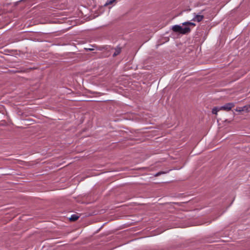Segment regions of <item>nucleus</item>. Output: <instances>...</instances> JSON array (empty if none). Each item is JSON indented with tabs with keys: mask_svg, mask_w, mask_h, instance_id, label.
I'll return each instance as SVG.
<instances>
[{
	"mask_svg": "<svg viewBox=\"0 0 250 250\" xmlns=\"http://www.w3.org/2000/svg\"><path fill=\"white\" fill-rule=\"evenodd\" d=\"M32 68H29V69H27L26 70H21L20 71H18V72H28L29 70L31 69Z\"/></svg>",
	"mask_w": 250,
	"mask_h": 250,
	"instance_id": "9b49d317",
	"label": "nucleus"
},
{
	"mask_svg": "<svg viewBox=\"0 0 250 250\" xmlns=\"http://www.w3.org/2000/svg\"><path fill=\"white\" fill-rule=\"evenodd\" d=\"M204 18V17L203 15H196L195 16L194 18L192 20V21L200 22L203 20Z\"/></svg>",
	"mask_w": 250,
	"mask_h": 250,
	"instance_id": "20e7f679",
	"label": "nucleus"
},
{
	"mask_svg": "<svg viewBox=\"0 0 250 250\" xmlns=\"http://www.w3.org/2000/svg\"><path fill=\"white\" fill-rule=\"evenodd\" d=\"M116 0H107V2L104 4V6H107L108 5L112 4Z\"/></svg>",
	"mask_w": 250,
	"mask_h": 250,
	"instance_id": "6e6552de",
	"label": "nucleus"
},
{
	"mask_svg": "<svg viewBox=\"0 0 250 250\" xmlns=\"http://www.w3.org/2000/svg\"><path fill=\"white\" fill-rule=\"evenodd\" d=\"M250 108V105H245L242 107H238L235 110L238 112H242L244 111H246L247 112H249V109Z\"/></svg>",
	"mask_w": 250,
	"mask_h": 250,
	"instance_id": "7ed1b4c3",
	"label": "nucleus"
},
{
	"mask_svg": "<svg viewBox=\"0 0 250 250\" xmlns=\"http://www.w3.org/2000/svg\"><path fill=\"white\" fill-rule=\"evenodd\" d=\"M79 218V217L78 215H77L76 214H73V215H71V216L69 218V220L70 221H75L77 220Z\"/></svg>",
	"mask_w": 250,
	"mask_h": 250,
	"instance_id": "423d86ee",
	"label": "nucleus"
},
{
	"mask_svg": "<svg viewBox=\"0 0 250 250\" xmlns=\"http://www.w3.org/2000/svg\"><path fill=\"white\" fill-rule=\"evenodd\" d=\"M220 108H217V107H215L212 109V113L214 114H217V112L220 110Z\"/></svg>",
	"mask_w": 250,
	"mask_h": 250,
	"instance_id": "1a4fd4ad",
	"label": "nucleus"
},
{
	"mask_svg": "<svg viewBox=\"0 0 250 250\" xmlns=\"http://www.w3.org/2000/svg\"><path fill=\"white\" fill-rule=\"evenodd\" d=\"M172 30L175 33H179L182 34H186L190 32V28L189 27L185 28L182 27L180 25H175L172 27Z\"/></svg>",
	"mask_w": 250,
	"mask_h": 250,
	"instance_id": "f257e3e1",
	"label": "nucleus"
},
{
	"mask_svg": "<svg viewBox=\"0 0 250 250\" xmlns=\"http://www.w3.org/2000/svg\"><path fill=\"white\" fill-rule=\"evenodd\" d=\"M85 50H89V51H92L94 50V49L93 48H85Z\"/></svg>",
	"mask_w": 250,
	"mask_h": 250,
	"instance_id": "f8f14e48",
	"label": "nucleus"
},
{
	"mask_svg": "<svg viewBox=\"0 0 250 250\" xmlns=\"http://www.w3.org/2000/svg\"><path fill=\"white\" fill-rule=\"evenodd\" d=\"M182 24H183V25H184V26H186V25H190V26H195V24L194 23L190 22V21H187V22H183L182 23Z\"/></svg>",
	"mask_w": 250,
	"mask_h": 250,
	"instance_id": "0eeeda50",
	"label": "nucleus"
},
{
	"mask_svg": "<svg viewBox=\"0 0 250 250\" xmlns=\"http://www.w3.org/2000/svg\"><path fill=\"white\" fill-rule=\"evenodd\" d=\"M164 173H165V172H159L158 173H157L155 175V176L157 177V176H159L160 175H161V174H164Z\"/></svg>",
	"mask_w": 250,
	"mask_h": 250,
	"instance_id": "9d476101",
	"label": "nucleus"
},
{
	"mask_svg": "<svg viewBox=\"0 0 250 250\" xmlns=\"http://www.w3.org/2000/svg\"><path fill=\"white\" fill-rule=\"evenodd\" d=\"M115 52L114 53V54L113 55V56L114 57H116V56L120 54V53H121V50H122V48L120 47H117L116 48H115Z\"/></svg>",
	"mask_w": 250,
	"mask_h": 250,
	"instance_id": "39448f33",
	"label": "nucleus"
},
{
	"mask_svg": "<svg viewBox=\"0 0 250 250\" xmlns=\"http://www.w3.org/2000/svg\"><path fill=\"white\" fill-rule=\"evenodd\" d=\"M234 106V104L232 103H229L220 108L221 110H224L226 111H229Z\"/></svg>",
	"mask_w": 250,
	"mask_h": 250,
	"instance_id": "f03ea898",
	"label": "nucleus"
}]
</instances>
